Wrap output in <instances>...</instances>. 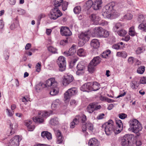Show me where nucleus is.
<instances>
[{"label":"nucleus","mask_w":146,"mask_h":146,"mask_svg":"<svg viewBox=\"0 0 146 146\" xmlns=\"http://www.w3.org/2000/svg\"><path fill=\"white\" fill-rule=\"evenodd\" d=\"M58 83L54 78H50L46 81L45 84L46 87H50L51 88L50 93L52 96L57 94L59 92V89L57 87Z\"/></svg>","instance_id":"obj_1"},{"label":"nucleus","mask_w":146,"mask_h":146,"mask_svg":"<svg viewBox=\"0 0 146 146\" xmlns=\"http://www.w3.org/2000/svg\"><path fill=\"white\" fill-rule=\"evenodd\" d=\"M135 143L133 135L127 134L125 135L121 139V144L123 146H132Z\"/></svg>","instance_id":"obj_2"},{"label":"nucleus","mask_w":146,"mask_h":146,"mask_svg":"<svg viewBox=\"0 0 146 146\" xmlns=\"http://www.w3.org/2000/svg\"><path fill=\"white\" fill-rule=\"evenodd\" d=\"M113 6L110 3L105 6L102 10V15L105 18H110L114 15Z\"/></svg>","instance_id":"obj_3"},{"label":"nucleus","mask_w":146,"mask_h":146,"mask_svg":"<svg viewBox=\"0 0 146 146\" xmlns=\"http://www.w3.org/2000/svg\"><path fill=\"white\" fill-rule=\"evenodd\" d=\"M112 120H109L107 122L103 124L102 127L104 128L105 133L107 135H109L111 134L113 131L114 125Z\"/></svg>","instance_id":"obj_4"},{"label":"nucleus","mask_w":146,"mask_h":146,"mask_svg":"<svg viewBox=\"0 0 146 146\" xmlns=\"http://www.w3.org/2000/svg\"><path fill=\"white\" fill-rule=\"evenodd\" d=\"M38 116L33 118V121L36 123H42L44 121L43 117H46L50 115L49 113L46 111H38Z\"/></svg>","instance_id":"obj_5"},{"label":"nucleus","mask_w":146,"mask_h":146,"mask_svg":"<svg viewBox=\"0 0 146 146\" xmlns=\"http://www.w3.org/2000/svg\"><path fill=\"white\" fill-rule=\"evenodd\" d=\"M130 127L134 133H136L141 131L142 127L141 125L136 119H133L130 124Z\"/></svg>","instance_id":"obj_6"},{"label":"nucleus","mask_w":146,"mask_h":146,"mask_svg":"<svg viewBox=\"0 0 146 146\" xmlns=\"http://www.w3.org/2000/svg\"><path fill=\"white\" fill-rule=\"evenodd\" d=\"M62 14L59 8L53 7L51 10L49 14V18L51 19L56 20L62 16Z\"/></svg>","instance_id":"obj_7"},{"label":"nucleus","mask_w":146,"mask_h":146,"mask_svg":"<svg viewBox=\"0 0 146 146\" xmlns=\"http://www.w3.org/2000/svg\"><path fill=\"white\" fill-rule=\"evenodd\" d=\"M59 67V70L62 72L66 69V63L65 58L63 56H60L57 61Z\"/></svg>","instance_id":"obj_8"},{"label":"nucleus","mask_w":146,"mask_h":146,"mask_svg":"<svg viewBox=\"0 0 146 146\" xmlns=\"http://www.w3.org/2000/svg\"><path fill=\"white\" fill-rule=\"evenodd\" d=\"M91 21L93 22V24L94 25L98 24L101 25H104L106 23L104 21H102V23L100 22V18L98 16L95 14H92L90 16Z\"/></svg>","instance_id":"obj_9"},{"label":"nucleus","mask_w":146,"mask_h":146,"mask_svg":"<svg viewBox=\"0 0 146 146\" xmlns=\"http://www.w3.org/2000/svg\"><path fill=\"white\" fill-rule=\"evenodd\" d=\"M77 92V89L75 88H72L69 89L64 94V98L66 100L68 101L72 96L76 95Z\"/></svg>","instance_id":"obj_10"},{"label":"nucleus","mask_w":146,"mask_h":146,"mask_svg":"<svg viewBox=\"0 0 146 146\" xmlns=\"http://www.w3.org/2000/svg\"><path fill=\"white\" fill-rule=\"evenodd\" d=\"M21 140L19 135L15 136L10 140L8 146H19V142Z\"/></svg>","instance_id":"obj_11"},{"label":"nucleus","mask_w":146,"mask_h":146,"mask_svg":"<svg viewBox=\"0 0 146 146\" xmlns=\"http://www.w3.org/2000/svg\"><path fill=\"white\" fill-rule=\"evenodd\" d=\"M74 80L73 76L69 74H66L63 80V85L66 86L72 82Z\"/></svg>","instance_id":"obj_12"},{"label":"nucleus","mask_w":146,"mask_h":146,"mask_svg":"<svg viewBox=\"0 0 146 146\" xmlns=\"http://www.w3.org/2000/svg\"><path fill=\"white\" fill-rule=\"evenodd\" d=\"M89 31L82 33L79 36V38L83 41V44L89 40L90 38Z\"/></svg>","instance_id":"obj_13"},{"label":"nucleus","mask_w":146,"mask_h":146,"mask_svg":"<svg viewBox=\"0 0 146 146\" xmlns=\"http://www.w3.org/2000/svg\"><path fill=\"white\" fill-rule=\"evenodd\" d=\"M103 29L100 27L94 28L92 33L93 36L101 37Z\"/></svg>","instance_id":"obj_14"},{"label":"nucleus","mask_w":146,"mask_h":146,"mask_svg":"<svg viewBox=\"0 0 146 146\" xmlns=\"http://www.w3.org/2000/svg\"><path fill=\"white\" fill-rule=\"evenodd\" d=\"M61 34L63 36H70L72 34V33L68 28L62 27L60 30Z\"/></svg>","instance_id":"obj_15"},{"label":"nucleus","mask_w":146,"mask_h":146,"mask_svg":"<svg viewBox=\"0 0 146 146\" xmlns=\"http://www.w3.org/2000/svg\"><path fill=\"white\" fill-rule=\"evenodd\" d=\"M90 82H87L83 85L80 88V90L83 92H89L91 91Z\"/></svg>","instance_id":"obj_16"},{"label":"nucleus","mask_w":146,"mask_h":146,"mask_svg":"<svg viewBox=\"0 0 146 146\" xmlns=\"http://www.w3.org/2000/svg\"><path fill=\"white\" fill-rule=\"evenodd\" d=\"M91 91H96L100 88V85L98 82H90Z\"/></svg>","instance_id":"obj_17"},{"label":"nucleus","mask_w":146,"mask_h":146,"mask_svg":"<svg viewBox=\"0 0 146 146\" xmlns=\"http://www.w3.org/2000/svg\"><path fill=\"white\" fill-rule=\"evenodd\" d=\"M102 3V0H95L93 2L92 8L94 10H98L101 7Z\"/></svg>","instance_id":"obj_18"},{"label":"nucleus","mask_w":146,"mask_h":146,"mask_svg":"<svg viewBox=\"0 0 146 146\" xmlns=\"http://www.w3.org/2000/svg\"><path fill=\"white\" fill-rule=\"evenodd\" d=\"M55 133L56 136L58 143H61L63 141V138L62 137L60 132L58 130H56L55 131Z\"/></svg>","instance_id":"obj_19"},{"label":"nucleus","mask_w":146,"mask_h":146,"mask_svg":"<svg viewBox=\"0 0 146 146\" xmlns=\"http://www.w3.org/2000/svg\"><path fill=\"white\" fill-rule=\"evenodd\" d=\"M88 144L90 146H98L99 142L95 138L90 139L89 142Z\"/></svg>","instance_id":"obj_20"},{"label":"nucleus","mask_w":146,"mask_h":146,"mask_svg":"<svg viewBox=\"0 0 146 146\" xmlns=\"http://www.w3.org/2000/svg\"><path fill=\"white\" fill-rule=\"evenodd\" d=\"M90 45L93 48H97L99 47L100 44L99 40L97 39H94L92 40Z\"/></svg>","instance_id":"obj_21"},{"label":"nucleus","mask_w":146,"mask_h":146,"mask_svg":"<svg viewBox=\"0 0 146 146\" xmlns=\"http://www.w3.org/2000/svg\"><path fill=\"white\" fill-rule=\"evenodd\" d=\"M59 119L58 118L54 117L50 119L49 123L52 125L55 126L59 124Z\"/></svg>","instance_id":"obj_22"},{"label":"nucleus","mask_w":146,"mask_h":146,"mask_svg":"<svg viewBox=\"0 0 146 146\" xmlns=\"http://www.w3.org/2000/svg\"><path fill=\"white\" fill-rule=\"evenodd\" d=\"M8 123L10 125V127L11 129V131H10V133L11 135H12L14 133V130H13V129L14 130L17 128V125L15 123H13L12 124L10 120H9L8 121Z\"/></svg>","instance_id":"obj_23"},{"label":"nucleus","mask_w":146,"mask_h":146,"mask_svg":"<svg viewBox=\"0 0 146 146\" xmlns=\"http://www.w3.org/2000/svg\"><path fill=\"white\" fill-rule=\"evenodd\" d=\"M41 136L43 138H47L48 140H50L52 138L51 134L48 131H42L41 133Z\"/></svg>","instance_id":"obj_24"},{"label":"nucleus","mask_w":146,"mask_h":146,"mask_svg":"<svg viewBox=\"0 0 146 146\" xmlns=\"http://www.w3.org/2000/svg\"><path fill=\"white\" fill-rule=\"evenodd\" d=\"M101 61V58L98 56L94 57L90 62L92 63L94 65L97 66L98 64Z\"/></svg>","instance_id":"obj_25"},{"label":"nucleus","mask_w":146,"mask_h":146,"mask_svg":"<svg viewBox=\"0 0 146 146\" xmlns=\"http://www.w3.org/2000/svg\"><path fill=\"white\" fill-rule=\"evenodd\" d=\"M116 56L119 57H121L123 58H125L127 56V54L125 51L118 52L117 53Z\"/></svg>","instance_id":"obj_26"},{"label":"nucleus","mask_w":146,"mask_h":146,"mask_svg":"<svg viewBox=\"0 0 146 146\" xmlns=\"http://www.w3.org/2000/svg\"><path fill=\"white\" fill-rule=\"evenodd\" d=\"M60 104V100L57 99L54 101L51 105V107L52 109H55Z\"/></svg>","instance_id":"obj_27"},{"label":"nucleus","mask_w":146,"mask_h":146,"mask_svg":"<svg viewBox=\"0 0 146 146\" xmlns=\"http://www.w3.org/2000/svg\"><path fill=\"white\" fill-rule=\"evenodd\" d=\"M92 63L90 62L88 66V70L89 72L91 73H93L95 69L96 65H94Z\"/></svg>","instance_id":"obj_28"},{"label":"nucleus","mask_w":146,"mask_h":146,"mask_svg":"<svg viewBox=\"0 0 146 146\" xmlns=\"http://www.w3.org/2000/svg\"><path fill=\"white\" fill-rule=\"evenodd\" d=\"M63 0H54V7H56V8H58L61 5V4L62 3Z\"/></svg>","instance_id":"obj_29"},{"label":"nucleus","mask_w":146,"mask_h":146,"mask_svg":"<svg viewBox=\"0 0 146 146\" xmlns=\"http://www.w3.org/2000/svg\"><path fill=\"white\" fill-rule=\"evenodd\" d=\"M93 103L90 104L87 107V111L89 113H91L94 111V108Z\"/></svg>","instance_id":"obj_30"},{"label":"nucleus","mask_w":146,"mask_h":146,"mask_svg":"<svg viewBox=\"0 0 146 146\" xmlns=\"http://www.w3.org/2000/svg\"><path fill=\"white\" fill-rule=\"evenodd\" d=\"M109 35V32L103 29L101 37L107 38Z\"/></svg>","instance_id":"obj_31"},{"label":"nucleus","mask_w":146,"mask_h":146,"mask_svg":"<svg viewBox=\"0 0 146 146\" xmlns=\"http://www.w3.org/2000/svg\"><path fill=\"white\" fill-rule=\"evenodd\" d=\"M129 34L130 35L132 36L135 35L136 33L135 31L134 27L133 26L131 27L129 29Z\"/></svg>","instance_id":"obj_32"},{"label":"nucleus","mask_w":146,"mask_h":146,"mask_svg":"<svg viewBox=\"0 0 146 146\" xmlns=\"http://www.w3.org/2000/svg\"><path fill=\"white\" fill-rule=\"evenodd\" d=\"M145 20V17L143 15H141L139 16L137 19V21H138L139 23H143Z\"/></svg>","instance_id":"obj_33"},{"label":"nucleus","mask_w":146,"mask_h":146,"mask_svg":"<svg viewBox=\"0 0 146 146\" xmlns=\"http://www.w3.org/2000/svg\"><path fill=\"white\" fill-rule=\"evenodd\" d=\"M48 50L53 54L57 53V49L56 48L52 46H50L48 47Z\"/></svg>","instance_id":"obj_34"},{"label":"nucleus","mask_w":146,"mask_h":146,"mask_svg":"<svg viewBox=\"0 0 146 146\" xmlns=\"http://www.w3.org/2000/svg\"><path fill=\"white\" fill-rule=\"evenodd\" d=\"M145 71V67L144 66H141L137 68V72L138 74H142Z\"/></svg>","instance_id":"obj_35"},{"label":"nucleus","mask_w":146,"mask_h":146,"mask_svg":"<svg viewBox=\"0 0 146 146\" xmlns=\"http://www.w3.org/2000/svg\"><path fill=\"white\" fill-rule=\"evenodd\" d=\"M78 120L77 118L74 119L73 121L72 122L70 125V128H74L75 127V125H77L78 123Z\"/></svg>","instance_id":"obj_36"},{"label":"nucleus","mask_w":146,"mask_h":146,"mask_svg":"<svg viewBox=\"0 0 146 146\" xmlns=\"http://www.w3.org/2000/svg\"><path fill=\"white\" fill-rule=\"evenodd\" d=\"M85 52L82 48H80L77 51V54L80 56H84L85 55Z\"/></svg>","instance_id":"obj_37"},{"label":"nucleus","mask_w":146,"mask_h":146,"mask_svg":"<svg viewBox=\"0 0 146 146\" xmlns=\"http://www.w3.org/2000/svg\"><path fill=\"white\" fill-rule=\"evenodd\" d=\"M110 53L111 51L110 50H108L104 52L101 54V56L103 58H106Z\"/></svg>","instance_id":"obj_38"},{"label":"nucleus","mask_w":146,"mask_h":146,"mask_svg":"<svg viewBox=\"0 0 146 146\" xmlns=\"http://www.w3.org/2000/svg\"><path fill=\"white\" fill-rule=\"evenodd\" d=\"M88 129L91 131H92L93 130V125L90 122L88 121L86 123Z\"/></svg>","instance_id":"obj_39"},{"label":"nucleus","mask_w":146,"mask_h":146,"mask_svg":"<svg viewBox=\"0 0 146 146\" xmlns=\"http://www.w3.org/2000/svg\"><path fill=\"white\" fill-rule=\"evenodd\" d=\"M117 33L120 36H123L126 34L127 32L125 30L121 29L117 31Z\"/></svg>","instance_id":"obj_40"},{"label":"nucleus","mask_w":146,"mask_h":146,"mask_svg":"<svg viewBox=\"0 0 146 146\" xmlns=\"http://www.w3.org/2000/svg\"><path fill=\"white\" fill-rule=\"evenodd\" d=\"M138 28L143 31L146 32V23H141L138 27Z\"/></svg>","instance_id":"obj_41"},{"label":"nucleus","mask_w":146,"mask_h":146,"mask_svg":"<svg viewBox=\"0 0 146 146\" xmlns=\"http://www.w3.org/2000/svg\"><path fill=\"white\" fill-rule=\"evenodd\" d=\"M121 26V24L119 23L115 24L112 30L113 31L115 32H116L117 31V29Z\"/></svg>","instance_id":"obj_42"},{"label":"nucleus","mask_w":146,"mask_h":146,"mask_svg":"<svg viewBox=\"0 0 146 146\" xmlns=\"http://www.w3.org/2000/svg\"><path fill=\"white\" fill-rule=\"evenodd\" d=\"M139 86L138 84L136 81H133L131 84V88L133 89L137 88Z\"/></svg>","instance_id":"obj_43"},{"label":"nucleus","mask_w":146,"mask_h":146,"mask_svg":"<svg viewBox=\"0 0 146 146\" xmlns=\"http://www.w3.org/2000/svg\"><path fill=\"white\" fill-rule=\"evenodd\" d=\"M93 2L92 0H89L86 2V6L88 8V9H89L92 6H93Z\"/></svg>","instance_id":"obj_44"},{"label":"nucleus","mask_w":146,"mask_h":146,"mask_svg":"<svg viewBox=\"0 0 146 146\" xmlns=\"http://www.w3.org/2000/svg\"><path fill=\"white\" fill-rule=\"evenodd\" d=\"M74 13L76 14H79L81 11V8L80 6L76 7L73 10Z\"/></svg>","instance_id":"obj_45"},{"label":"nucleus","mask_w":146,"mask_h":146,"mask_svg":"<svg viewBox=\"0 0 146 146\" xmlns=\"http://www.w3.org/2000/svg\"><path fill=\"white\" fill-rule=\"evenodd\" d=\"M68 3L66 1L62 2V9L63 11H65L67 9L68 6Z\"/></svg>","instance_id":"obj_46"},{"label":"nucleus","mask_w":146,"mask_h":146,"mask_svg":"<svg viewBox=\"0 0 146 146\" xmlns=\"http://www.w3.org/2000/svg\"><path fill=\"white\" fill-rule=\"evenodd\" d=\"M133 15L130 13H127L124 16L123 19L127 20H131L132 18Z\"/></svg>","instance_id":"obj_47"},{"label":"nucleus","mask_w":146,"mask_h":146,"mask_svg":"<svg viewBox=\"0 0 146 146\" xmlns=\"http://www.w3.org/2000/svg\"><path fill=\"white\" fill-rule=\"evenodd\" d=\"M144 51L143 48L142 47H138L136 50V53L137 54H139L142 53Z\"/></svg>","instance_id":"obj_48"},{"label":"nucleus","mask_w":146,"mask_h":146,"mask_svg":"<svg viewBox=\"0 0 146 146\" xmlns=\"http://www.w3.org/2000/svg\"><path fill=\"white\" fill-rule=\"evenodd\" d=\"M93 106L94 107V109L95 110H100L101 108V106L100 105H98L97 103H93Z\"/></svg>","instance_id":"obj_49"},{"label":"nucleus","mask_w":146,"mask_h":146,"mask_svg":"<svg viewBox=\"0 0 146 146\" xmlns=\"http://www.w3.org/2000/svg\"><path fill=\"white\" fill-rule=\"evenodd\" d=\"M116 123L119 128H123V124L121 120L120 119L116 120Z\"/></svg>","instance_id":"obj_50"},{"label":"nucleus","mask_w":146,"mask_h":146,"mask_svg":"<svg viewBox=\"0 0 146 146\" xmlns=\"http://www.w3.org/2000/svg\"><path fill=\"white\" fill-rule=\"evenodd\" d=\"M4 56L5 57V59L6 60H8L9 58V52L8 50L7 49L4 52Z\"/></svg>","instance_id":"obj_51"},{"label":"nucleus","mask_w":146,"mask_h":146,"mask_svg":"<svg viewBox=\"0 0 146 146\" xmlns=\"http://www.w3.org/2000/svg\"><path fill=\"white\" fill-rule=\"evenodd\" d=\"M80 118L82 123H85L87 119L86 116L85 115L83 114L80 117Z\"/></svg>","instance_id":"obj_52"},{"label":"nucleus","mask_w":146,"mask_h":146,"mask_svg":"<svg viewBox=\"0 0 146 146\" xmlns=\"http://www.w3.org/2000/svg\"><path fill=\"white\" fill-rule=\"evenodd\" d=\"M77 70H84V66L81 63H79L77 65Z\"/></svg>","instance_id":"obj_53"},{"label":"nucleus","mask_w":146,"mask_h":146,"mask_svg":"<svg viewBox=\"0 0 146 146\" xmlns=\"http://www.w3.org/2000/svg\"><path fill=\"white\" fill-rule=\"evenodd\" d=\"M140 82L141 84H146V77L143 76L141 77L140 80Z\"/></svg>","instance_id":"obj_54"},{"label":"nucleus","mask_w":146,"mask_h":146,"mask_svg":"<svg viewBox=\"0 0 146 146\" xmlns=\"http://www.w3.org/2000/svg\"><path fill=\"white\" fill-rule=\"evenodd\" d=\"M119 117L121 119H124L127 117V115L123 113H120L118 115Z\"/></svg>","instance_id":"obj_55"},{"label":"nucleus","mask_w":146,"mask_h":146,"mask_svg":"<svg viewBox=\"0 0 146 146\" xmlns=\"http://www.w3.org/2000/svg\"><path fill=\"white\" fill-rule=\"evenodd\" d=\"M43 85H45L42 83H40L36 85V90H40L42 88V86Z\"/></svg>","instance_id":"obj_56"},{"label":"nucleus","mask_w":146,"mask_h":146,"mask_svg":"<svg viewBox=\"0 0 146 146\" xmlns=\"http://www.w3.org/2000/svg\"><path fill=\"white\" fill-rule=\"evenodd\" d=\"M29 100V98L27 96H24L21 98V101L23 102H27Z\"/></svg>","instance_id":"obj_57"},{"label":"nucleus","mask_w":146,"mask_h":146,"mask_svg":"<svg viewBox=\"0 0 146 146\" xmlns=\"http://www.w3.org/2000/svg\"><path fill=\"white\" fill-rule=\"evenodd\" d=\"M84 70H77L76 72V74L77 75L80 76L82 75L84 73Z\"/></svg>","instance_id":"obj_58"},{"label":"nucleus","mask_w":146,"mask_h":146,"mask_svg":"<svg viewBox=\"0 0 146 146\" xmlns=\"http://www.w3.org/2000/svg\"><path fill=\"white\" fill-rule=\"evenodd\" d=\"M128 61L129 63L132 64L134 61V58L133 57H130L128 58Z\"/></svg>","instance_id":"obj_59"},{"label":"nucleus","mask_w":146,"mask_h":146,"mask_svg":"<svg viewBox=\"0 0 146 146\" xmlns=\"http://www.w3.org/2000/svg\"><path fill=\"white\" fill-rule=\"evenodd\" d=\"M27 127L29 131H32L35 129V126L34 125H30Z\"/></svg>","instance_id":"obj_60"},{"label":"nucleus","mask_w":146,"mask_h":146,"mask_svg":"<svg viewBox=\"0 0 146 146\" xmlns=\"http://www.w3.org/2000/svg\"><path fill=\"white\" fill-rule=\"evenodd\" d=\"M70 54L71 56L73 55L75 52V49L74 48H70L69 50Z\"/></svg>","instance_id":"obj_61"},{"label":"nucleus","mask_w":146,"mask_h":146,"mask_svg":"<svg viewBox=\"0 0 146 146\" xmlns=\"http://www.w3.org/2000/svg\"><path fill=\"white\" fill-rule=\"evenodd\" d=\"M32 122V121L31 120L26 121L25 122V125L28 127L29 126L31 125Z\"/></svg>","instance_id":"obj_62"},{"label":"nucleus","mask_w":146,"mask_h":146,"mask_svg":"<svg viewBox=\"0 0 146 146\" xmlns=\"http://www.w3.org/2000/svg\"><path fill=\"white\" fill-rule=\"evenodd\" d=\"M113 48L115 49H118L120 48V46L119 44H115L113 46Z\"/></svg>","instance_id":"obj_63"},{"label":"nucleus","mask_w":146,"mask_h":146,"mask_svg":"<svg viewBox=\"0 0 146 146\" xmlns=\"http://www.w3.org/2000/svg\"><path fill=\"white\" fill-rule=\"evenodd\" d=\"M105 114L104 113H101L99 114L97 117V118L98 119H101L104 118Z\"/></svg>","instance_id":"obj_64"}]
</instances>
